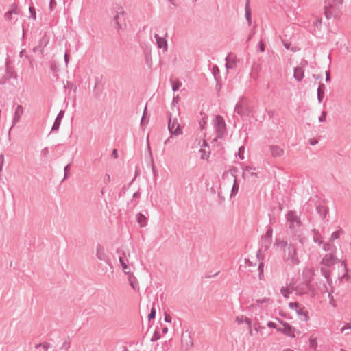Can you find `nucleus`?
<instances>
[{"label": "nucleus", "mask_w": 351, "mask_h": 351, "mask_svg": "<svg viewBox=\"0 0 351 351\" xmlns=\"http://www.w3.org/2000/svg\"><path fill=\"white\" fill-rule=\"evenodd\" d=\"M53 2H54V1H53V0H51V3H50V7H51V8H52V5H53Z\"/></svg>", "instance_id": "obj_30"}, {"label": "nucleus", "mask_w": 351, "mask_h": 351, "mask_svg": "<svg viewBox=\"0 0 351 351\" xmlns=\"http://www.w3.org/2000/svg\"><path fill=\"white\" fill-rule=\"evenodd\" d=\"M236 319H237V322H242V321L244 320V321H245L248 324V325L250 326L251 325V323H250V320L247 317H245L242 316V317H241V318H239V317H237Z\"/></svg>", "instance_id": "obj_19"}, {"label": "nucleus", "mask_w": 351, "mask_h": 351, "mask_svg": "<svg viewBox=\"0 0 351 351\" xmlns=\"http://www.w3.org/2000/svg\"><path fill=\"white\" fill-rule=\"evenodd\" d=\"M182 84L179 82H176L173 85V90L174 91L177 90L180 86H181Z\"/></svg>", "instance_id": "obj_21"}, {"label": "nucleus", "mask_w": 351, "mask_h": 351, "mask_svg": "<svg viewBox=\"0 0 351 351\" xmlns=\"http://www.w3.org/2000/svg\"><path fill=\"white\" fill-rule=\"evenodd\" d=\"M215 125L217 132L221 134H223L226 130V123L223 118L217 116L215 119Z\"/></svg>", "instance_id": "obj_5"}, {"label": "nucleus", "mask_w": 351, "mask_h": 351, "mask_svg": "<svg viewBox=\"0 0 351 351\" xmlns=\"http://www.w3.org/2000/svg\"><path fill=\"white\" fill-rule=\"evenodd\" d=\"M165 321L169 323L171 322V317L170 316V315L167 313L165 315Z\"/></svg>", "instance_id": "obj_22"}, {"label": "nucleus", "mask_w": 351, "mask_h": 351, "mask_svg": "<svg viewBox=\"0 0 351 351\" xmlns=\"http://www.w3.org/2000/svg\"><path fill=\"white\" fill-rule=\"evenodd\" d=\"M267 326L269 328H274L278 331H279V322L276 320V322H269L267 323Z\"/></svg>", "instance_id": "obj_15"}, {"label": "nucleus", "mask_w": 351, "mask_h": 351, "mask_svg": "<svg viewBox=\"0 0 351 351\" xmlns=\"http://www.w3.org/2000/svg\"><path fill=\"white\" fill-rule=\"evenodd\" d=\"M157 44L159 48H163L164 49H167V43L166 40L163 38L159 37L157 35L156 36Z\"/></svg>", "instance_id": "obj_8"}, {"label": "nucleus", "mask_w": 351, "mask_h": 351, "mask_svg": "<svg viewBox=\"0 0 351 351\" xmlns=\"http://www.w3.org/2000/svg\"><path fill=\"white\" fill-rule=\"evenodd\" d=\"M261 51H264V47L263 46L261 47Z\"/></svg>", "instance_id": "obj_34"}, {"label": "nucleus", "mask_w": 351, "mask_h": 351, "mask_svg": "<svg viewBox=\"0 0 351 351\" xmlns=\"http://www.w3.org/2000/svg\"><path fill=\"white\" fill-rule=\"evenodd\" d=\"M322 119H323V117H321V119H319V121H322Z\"/></svg>", "instance_id": "obj_35"}, {"label": "nucleus", "mask_w": 351, "mask_h": 351, "mask_svg": "<svg viewBox=\"0 0 351 351\" xmlns=\"http://www.w3.org/2000/svg\"><path fill=\"white\" fill-rule=\"evenodd\" d=\"M326 81H328L330 79L329 73L328 72H326Z\"/></svg>", "instance_id": "obj_28"}, {"label": "nucleus", "mask_w": 351, "mask_h": 351, "mask_svg": "<svg viewBox=\"0 0 351 351\" xmlns=\"http://www.w3.org/2000/svg\"><path fill=\"white\" fill-rule=\"evenodd\" d=\"M186 337L189 338V339H190L189 336H188V335H187ZM191 344H192L191 341V340H189V345H191Z\"/></svg>", "instance_id": "obj_33"}, {"label": "nucleus", "mask_w": 351, "mask_h": 351, "mask_svg": "<svg viewBox=\"0 0 351 351\" xmlns=\"http://www.w3.org/2000/svg\"><path fill=\"white\" fill-rule=\"evenodd\" d=\"M283 154V151L279 148H274L273 149V154L276 156H281Z\"/></svg>", "instance_id": "obj_18"}, {"label": "nucleus", "mask_w": 351, "mask_h": 351, "mask_svg": "<svg viewBox=\"0 0 351 351\" xmlns=\"http://www.w3.org/2000/svg\"><path fill=\"white\" fill-rule=\"evenodd\" d=\"M37 348H42L44 351H47L49 348V344L47 343H43L38 345L36 346Z\"/></svg>", "instance_id": "obj_17"}, {"label": "nucleus", "mask_w": 351, "mask_h": 351, "mask_svg": "<svg viewBox=\"0 0 351 351\" xmlns=\"http://www.w3.org/2000/svg\"><path fill=\"white\" fill-rule=\"evenodd\" d=\"M65 60H66V62L68 61V55H65Z\"/></svg>", "instance_id": "obj_32"}, {"label": "nucleus", "mask_w": 351, "mask_h": 351, "mask_svg": "<svg viewBox=\"0 0 351 351\" xmlns=\"http://www.w3.org/2000/svg\"><path fill=\"white\" fill-rule=\"evenodd\" d=\"M169 130L171 134L175 135H179L182 134V129L180 125L178 123L176 119H169Z\"/></svg>", "instance_id": "obj_2"}, {"label": "nucleus", "mask_w": 351, "mask_h": 351, "mask_svg": "<svg viewBox=\"0 0 351 351\" xmlns=\"http://www.w3.org/2000/svg\"><path fill=\"white\" fill-rule=\"evenodd\" d=\"M155 315H156V310L155 308L153 307L151 310V313L150 314L148 315V318L149 319H154L155 317Z\"/></svg>", "instance_id": "obj_20"}, {"label": "nucleus", "mask_w": 351, "mask_h": 351, "mask_svg": "<svg viewBox=\"0 0 351 351\" xmlns=\"http://www.w3.org/2000/svg\"><path fill=\"white\" fill-rule=\"evenodd\" d=\"M167 331H168V328H164L162 329V332H163V333H167Z\"/></svg>", "instance_id": "obj_29"}, {"label": "nucleus", "mask_w": 351, "mask_h": 351, "mask_svg": "<svg viewBox=\"0 0 351 351\" xmlns=\"http://www.w3.org/2000/svg\"><path fill=\"white\" fill-rule=\"evenodd\" d=\"M246 17H247V19L249 21L250 19V12L249 10H246Z\"/></svg>", "instance_id": "obj_27"}, {"label": "nucleus", "mask_w": 351, "mask_h": 351, "mask_svg": "<svg viewBox=\"0 0 351 351\" xmlns=\"http://www.w3.org/2000/svg\"><path fill=\"white\" fill-rule=\"evenodd\" d=\"M53 2H54V1H53V0H51V3H50V7H51V8H52V5H53Z\"/></svg>", "instance_id": "obj_31"}, {"label": "nucleus", "mask_w": 351, "mask_h": 351, "mask_svg": "<svg viewBox=\"0 0 351 351\" xmlns=\"http://www.w3.org/2000/svg\"><path fill=\"white\" fill-rule=\"evenodd\" d=\"M322 119H323V117H321V119H319V121H322Z\"/></svg>", "instance_id": "obj_36"}, {"label": "nucleus", "mask_w": 351, "mask_h": 351, "mask_svg": "<svg viewBox=\"0 0 351 351\" xmlns=\"http://www.w3.org/2000/svg\"><path fill=\"white\" fill-rule=\"evenodd\" d=\"M29 11H30L31 14H32L33 18L36 19V11H35V10L33 8L30 7L29 8Z\"/></svg>", "instance_id": "obj_24"}, {"label": "nucleus", "mask_w": 351, "mask_h": 351, "mask_svg": "<svg viewBox=\"0 0 351 351\" xmlns=\"http://www.w3.org/2000/svg\"><path fill=\"white\" fill-rule=\"evenodd\" d=\"M294 77L298 81L302 80L304 77V71L300 68L295 69L294 71Z\"/></svg>", "instance_id": "obj_9"}, {"label": "nucleus", "mask_w": 351, "mask_h": 351, "mask_svg": "<svg viewBox=\"0 0 351 351\" xmlns=\"http://www.w3.org/2000/svg\"><path fill=\"white\" fill-rule=\"evenodd\" d=\"M23 113V107L19 105L15 110L14 121H18Z\"/></svg>", "instance_id": "obj_10"}, {"label": "nucleus", "mask_w": 351, "mask_h": 351, "mask_svg": "<svg viewBox=\"0 0 351 351\" xmlns=\"http://www.w3.org/2000/svg\"><path fill=\"white\" fill-rule=\"evenodd\" d=\"M119 262H120V263H121V265L122 266L123 270L125 271V273L129 274L130 273V270H129L128 266L124 262L123 259L121 257L119 258Z\"/></svg>", "instance_id": "obj_13"}, {"label": "nucleus", "mask_w": 351, "mask_h": 351, "mask_svg": "<svg viewBox=\"0 0 351 351\" xmlns=\"http://www.w3.org/2000/svg\"><path fill=\"white\" fill-rule=\"evenodd\" d=\"M341 331L345 335L351 333V325L350 324H346L341 328Z\"/></svg>", "instance_id": "obj_12"}, {"label": "nucleus", "mask_w": 351, "mask_h": 351, "mask_svg": "<svg viewBox=\"0 0 351 351\" xmlns=\"http://www.w3.org/2000/svg\"><path fill=\"white\" fill-rule=\"evenodd\" d=\"M293 287L291 286H284L281 288L280 291L285 298H288L289 295L293 292Z\"/></svg>", "instance_id": "obj_7"}, {"label": "nucleus", "mask_w": 351, "mask_h": 351, "mask_svg": "<svg viewBox=\"0 0 351 351\" xmlns=\"http://www.w3.org/2000/svg\"><path fill=\"white\" fill-rule=\"evenodd\" d=\"M289 306L291 308L295 309L297 313L302 316L301 319L303 321H307L308 319L307 311H304L303 308H302L298 303L296 302H291L289 303Z\"/></svg>", "instance_id": "obj_3"}, {"label": "nucleus", "mask_w": 351, "mask_h": 351, "mask_svg": "<svg viewBox=\"0 0 351 351\" xmlns=\"http://www.w3.org/2000/svg\"><path fill=\"white\" fill-rule=\"evenodd\" d=\"M309 347L312 350H316L317 347V337L311 336L309 339Z\"/></svg>", "instance_id": "obj_11"}, {"label": "nucleus", "mask_w": 351, "mask_h": 351, "mask_svg": "<svg viewBox=\"0 0 351 351\" xmlns=\"http://www.w3.org/2000/svg\"><path fill=\"white\" fill-rule=\"evenodd\" d=\"M145 217L141 214L138 215V221L141 224V226H144L145 225Z\"/></svg>", "instance_id": "obj_16"}, {"label": "nucleus", "mask_w": 351, "mask_h": 351, "mask_svg": "<svg viewBox=\"0 0 351 351\" xmlns=\"http://www.w3.org/2000/svg\"><path fill=\"white\" fill-rule=\"evenodd\" d=\"M334 262H335L334 256L331 254H327L326 255H325V256L324 257V258L322 260V264H324V265H326L327 267H330V266L334 264Z\"/></svg>", "instance_id": "obj_6"}, {"label": "nucleus", "mask_w": 351, "mask_h": 351, "mask_svg": "<svg viewBox=\"0 0 351 351\" xmlns=\"http://www.w3.org/2000/svg\"><path fill=\"white\" fill-rule=\"evenodd\" d=\"M324 86L323 84H322L319 86V87L317 89V95H318V99H319V101H321L322 99V97L324 95Z\"/></svg>", "instance_id": "obj_14"}, {"label": "nucleus", "mask_w": 351, "mask_h": 351, "mask_svg": "<svg viewBox=\"0 0 351 351\" xmlns=\"http://www.w3.org/2000/svg\"><path fill=\"white\" fill-rule=\"evenodd\" d=\"M277 321L279 322V331L282 332L283 334L289 336V337H294V332L293 330L291 328V326L285 323L280 319H277Z\"/></svg>", "instance_id": "obj_1"}, {"label": "nucleus", "mask_w": 351, "mask_h": 351, "mask_svg": "<svg viewBox=\"0 0 351 351\" xmlns=\"http://www.w3.org/2000/svg\"><path fill=\"white\" fill-rule=\"evenodd\" d=\"M62 116H63V112H60L59 113V114L58 115V117H57L56 120H58V121H60V120H61V119H62Z\"/></svg>", "instance_id": "obj_26"}, {"label": "nucleus", "mask_w": 351, "mask_h": 351, "mask_svg": "<svg viewBox=\"0 0 351 351\" xmlns=\"http://www.w3.org/2000/svg\"><path fill=\"white\" fill-rule=\"evenodd\" d=\"M60 124V121L56 120L54 125L53 126V130L58 129Z\"/></svg>", "instance_id": "obj_23"}, {"label": "nucleus", "mask_w": 351, "mask_h": 351, "mask_svg": "<svg viewBox=\"0 0 351 351\" xmlns=\"http://www.w3.org/2000/svg\"><path fill=\"white\" fill-rule=\"evenodd\" d=\"M309 143H310L311 145H316L317 143V141L315 140V139L312 138V139L309 140Z\"/></svg>", "instance_id": "obj_25"}, {"label": "nucleus", "mask_w": 351, "mask_h": 351, "mask_svg": "<svg viewBox=\"0 0 351 351\" xmlns=\"http://www.w3.org/2000/svg\"><path fill=\"white\" fill-rule=\"evenodd\" d=\"M343 0H332L328 7H326V17H329L328 14H331L333 10H335L342 5Z\"/></svg>", "instance_id": "obj_4"}]
</instances>
